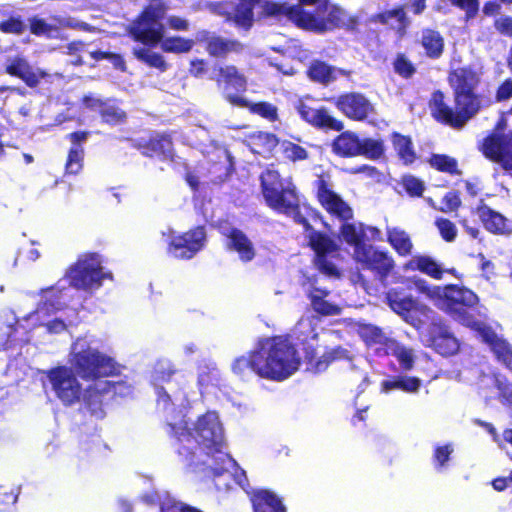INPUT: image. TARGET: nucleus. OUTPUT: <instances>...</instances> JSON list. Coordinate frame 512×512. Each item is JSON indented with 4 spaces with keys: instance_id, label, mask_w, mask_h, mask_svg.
Segmentation results:
<instances>
[{
    "instance_id": "nucleus-1",
    "label": "nucleus",
    "mask_w": 512,
    "mask_h": 512,
    "mask_svg": "<svg viewBox=\"0 0 512 512\" xmlns=\"http://www.w3.org/2000/svg\"><path fill=\"white\" fill-rule=\"evenodd\" d=\"M447 81L452 90L454 106L446 102V96L441 90L431 94L428 105L434 120L459 130L490 103L477 91L481 76L472 65L450 69Z\"/></svg>"
},
{
    "instance_id": "nucleus-2",
    "label": "nucleus",
    "mask_w": 512,
    "mask_h": 512,
    "mask_svg": "<svg viewBox=\"0 0 512 512\" xmlns=\"http://www.w3.org/2000/svg\"><path fill=\"white\" fill-rule=\"evenodd\" d=\"M169 425L180 442L178 453L188 466L203 464L220 474L232 465L233 460L222 451L224 432L216 412H207L199 417L193 426L194 434L187 428L184 420H171Z\"/></svg>"
},
{
    "instance_id": "nucleus-3",
    "label": "nucleus",
    "mask_w": 512,
    "mask_h": 512,
    "mask_svg": "<svg viewBox=\"0 0 512 512\" xmlns=\"http://www.w3.org/2000/svg\"><path fill=\"white\" fill-rule=\"evenodd\" d=\"M167 8L161 0H151L142 14L129 27V34L135 41L147 46L160 44L161 49L168 53H186L194 45L193 40L181 37H164L162 19Z\"/></svg>"
},
{
    "instance_id": "nucleus-4",
    "label": "nucleus",
    "mask_w": 512,
    "mask_h": 512,
    "mask_svg": "<svg viewBox=\"0 0 512 512\" xmlns=\"http://www.w3.org/2000/svg\"><path fill=\"white\" fill-rule=\"evenodd\" d=\"M300 363L295 347L282 338L266 340L255 352L256 374L267 379L285 380L299 369Z\"/></svg>"
},
{
    "instance_id": "nucleus-5",
    "label": "nucleus",
    "mask_w": 512,
    "mask_h": 512,
    "mask_svg": "<svg viewBox=\"0 0 512 512\" xmlns=\"http://www.w3.org/2000/svg\"><path fill=\"white\" fill-rule=\"evenodd\" d=\"M416 285L422 293L453 319L467 326L473 322L479 297L471 289L457 284H448L444 287L430 286L425 280H419Z\"/></svg>"
},
{
    "instance_id": "nucleus-6",
    "label": "nucleus",
    "mask_w": 512,
    "mask_h": 512,
    "mask_svg": "<svg viewBox=\"0 0 512 512\" xmlns=\"http://www.w3.org/2000/svg\"><path fill=\"white\" fill-rule=\"evenodd\" d=\"M259 7L267 16H287L294 21L295 6L278 0H232L207 4V9L238 27L248 29L253 23V8Z\"/></svg>"
},
{
    "instance_id": "nucleus-7",
    "label": "nucleus",
    "mask_w": 512,
    "mask_h": 512,
    "mask_svg": "<svg viewBox=\"0 0 512 512\" xmlns=\"http://www.w3.org/2000/svg\"><path fill=\"white\" fill-rule=\"evenodd\" d=\"M70 364L86 380L100 379L116 373L115 361L98 351L92 340L78 338L72 345Z\"/></svg>"
},
{
    "instance_id": "nucleus-8",
    "label": "nucleus",
    "mask_w": 512,
    "mask_h": 512,
    "mask_svg": "<svg viewBox=\"0 0 512 512\" xmlns=\"http://www.w3.org/2000/svg\"><path fill=\"white\" fill-rule=\"evenodd\" d=\"M294 21L297 26L316 32L330 30L341 20L342 11L328 0H299Z\"/></svg>"
},
{
    "instance_id": "nucleus-9",
    "label": "nucleus",
    "mask_w": 512,
    "mask_h": 512,
    "mask_svg": "<svg viewBox=\"0 0 512 512\" xmlns=\"http://www.w3.org/2000/svg\"><path fill=\"white\" fill-rule=\"evenodd\" d=\"M261 185L270 208L287 215L297 214L298 197L290 178H281L277 171L268 169L261 175Z\"/></svg>"
},
{
    "instance_id": "nucleus-10",
    "label": "nucleus",
    "mask_w": 512,
    "mask_h": 512,
    "mask_svg": "<svg viewBox=\"0 0 512 512\" xmlns=\"http://www.w3.org/2000/svg\"><path fill=\"white\" fill-rule=\"evenodd\" d=\"M102 261L98 254H87L78 259V261L67 271V278L70 284L85 291L98 289L104 279L111 278V273L104 272Z\"/></svg>"
},
{
    "instance_id": "nucleus-11",
    "label": "nucleus",
    "mask_w": 512,
    "mask_h": 512,
    "mask_svg": "<svg viewBox=\"0 0 512 512\" xmlns=\"http://www.w3.org/2000/svg\"><path fill=\"white\" fill-rule=\"evenodd\" d=\"M317 197L322 207L335 219L340 222V234L348 243H352V209L338 194L331 185L324 179L317 180Z\"/></svg>"
},
{
    "instance_id": "nucleus-12",
    "label": "nucleus",
    "mask_w": 512,
    "mask_h": 512,
    "mask_svg": "<svg viewBox=\"0 0 512 512\" xmlns=\"http://www.w3.org/2000/svg\"><path fill=\"white\" fill-rule=\"evenodd\" d=\"M354 260L359 270L370 271L376 280L385 283L395 268L393 257L386 250L377 249L374 246L360 248L354 251Z\"/></svg>"
},
{
    "instance_id": "nucleus-13",
    "label": "nucleus",
    "mask_w": 512,
    "mask_h": 512,
    "mask_svg": "<svg viewBox=\"0 0 512 512\" xmlns=\"http://www.w3.org/2000/svg\"><path fill=\"white\" fill-rule=\"evenodd\" d=\"M483 155L504 170H512V131L507 133H490L481 145Z\"/></svg>"
},
{
    "instance_id": "nucleus-14",
    "label": "nucleus",
    "mask_w": 512,
    "mask_h": 512,
    "mask_svg": "<svg viewBox=\"0 0 512 512\" xmlns=\"http://www.w3.org/2000/svg\"><path fill=\"white\" fill-rule=\"evenodd\" d=\"M48 379L57 398L64 405L77 402L81 396V386L74 372L67 367H58L48 373Z\"/></svg>"
},
{
    "instance_id": "nucleus-15",
    "label": "nucleus",
    "mask_w": 512,
    "mask_h": 512,
    "mask_svg": "<svg viewBox=\"0 0 512 512\" xmlns=\"http://www.w3.org/2000/svg\"><path fill=\"white\" fill-rule=\"evenodd\" d=\"M309 243L316 253V265L319 270L327 276L339 277V268L332 261L337 254L336 243L328 236L316 231L309 233Z\"/></svg>"
},
{
    "instance_id": "nucleus-16",
    "label": "nucleus",
    "mask_w": 512,
    "mask_h": 512,
    "mask_svg": "<svg viewBox=\"0 0 512 512\" xmlns=\"http://www.w3.org/2000/svg\"><path fill=\"white\" fill-rule=\"evenodd\" d=\"M60 290L56 288H48L43 291V302L30 318L36 317L42 325H45L49 332L60 333L67 328V324L60 318L47 321L46 318L53 312L62 308V302L59 297Z\"/></svg>"
},
{
    "instance_id": "nucleus-17",
    "label": "nucleus",
    "mask_w": 512,
    "mask_h": 512,
    "mask_svg": "<svg viewBox=\"0 0 512 512\" xmlns=\"http://www.w3.org/2000/svg\"><path fill=\"white\" fill-rule=\"evenodd\" d=\"M206 233L203 227H197L183 235L173 237L168 252L175 258L190 259L205 244Z\"/></svg>"
},
{
    "instance_id": "nucleus-18",
    "label": "nucleus",
    "mask_w": 512,
    "mask_h": 512,
    "mask_svg": "<svg viewBox=\"0 0 512 512\" xmlns=\"http://www.w3.org/2000/svg\"><path fill=\"white\" fill-rule=\"evenodd\" d=\"M428 346L443 357L458 353L460 343L444 323L433 324L428 333Z\"/></svg>"
},
{
    "instance_id": "nucleus-19",
    "label": "nucleus",
    "mask_w": 512,
    "mask_h": 512,
    "mask_svg": "<svg viewBox=\"0 0 512 512\" xmlns=\"http://www.w3.org/2000/svg\"><path fill=\"white\" fill-rule=\"evenodd\" d=\"M482 341L489 346L495 359L512 372V345L499 336L490 326L479 329Z\"/></svg>"
},
{
    "instance_id": "nucleus-20",
    "label": "nucleus",
    "mask_w": 512,
    "mask_h": 512,
    "mask_svg": "<svg viewBox=\"0 0 512 512\" xmlns=\"http://www.w3.org/2000/svg\"><path fill=\"white\" fill-rule=\"evenodd\" d=\"M296 108L301 118L314 127L334 131H341L344 128L343 123L330 115L326 108H312L302 100L299 101Z\"/></svg>"
},
{
    "instance_id": "nucleus-21",
    "label": "nucleus",
    "mask_w": 512,
    "mask_h": 512,
    "mask_svg": "<svg viewBox=\"0 0 512 512\" xmlns=\"http://www.w3.org/2000/svg\"><path fill=\"white\" fill-rule=\"evenodd\" d=\"M483 227L491 234L504 235L511 231L507 218L501 213L493 210L483 201L475 208Z\"/></svg>"
},
{
    "instance_id": "nucleus-22",
    "label": "nucleus",
    "mask_w": 512,
    "mask_h": 512,
    "mask_svg": "<svg viewBox=\"0 0 512 512\" xmlns=\"http://www.w3.org/2000/svg\"><path fill=\"white\" fill-rule=\"evenodd\" d=\"M356 332L360 339L365 343L367 348H375L378 355L384 353V348H387L389 341L392 339L387 337L384 331L373 324L357 322Z\"/></svg>"
},
{
    "instance_id": "nucleus-23",
    "label": "nucleus",
    "mask_w": 512,
    "mask_h": 512,
    "mask_svg": "<svg viewBox=\"0 0 512 512\" xmlns=\"http://www.w3.org/2000/svg\"><path fill=\"white\" fill-rule=\"evenodd\" d=\"M197 40L206 43V50L215 57H224L231 52H240L242 44L235 40H228L206 31L197 34Z\"/></svg>"
},
{
    "instance_id": "nucleus-24",
    "label": "nucleus",
    "mask_w": 512,
    "mask_h": 512,
    "mask_svg": "<svg viewBox=\"0 0 512 512\" xmlns=\"http://www.w3.org/2000/svg\"><path fill=\"white\" fill-rule=\"evenodd\" d=\"M307 73L311 80L322 84H329L342 79L349 81L350 79L349 71L329 66L321 61L312 62Z\"/></svg>"
},
{
    "instance_id": "nucleus-25",
    "label": "nucleus",
    "mask_w": 512,
    "mask_h": 512,
    "mask_svg": "<svg viewBox=\"0 0 512 512\" xmlns=\"http://www.w3.org/2000/svg\"><path fill=\"white\" fill-rule=\"evenodd\" d=\"M418 44L423 48L425 56L431 60L441 58L445 51L444 37L436 29H422Z\"/></svg>"
},
{
    "instance_id": "nucleus-26",
    "label": "nucleus",
    "mask_w": 512,
    "mask_h": 512,
    "mask_svg": "<svg viewBox=\"0 0 512 512\" xmlns=\"http://www.w3.org/2000/svg\"><path fill=\"white\" fill-rule=\"evenodd\" d=\"M227 90V87H225ZM227 100L237 106L247 107L252 113L261 116L262 118L274 122L278 119V109L275 105L269 102H257V103H249L242 96L239 95H231L227 91H225Z\"/></svg>"
},
{
    "instance_id": "nucleus-27",
    "label": "nucleus",
    "mask_w": 512,
    "mask_h": 512,
    "mask_svg": "<svg viewBox=\"0 0 512 512\" xmlns=\"http://www.w3.org/2000/svg\"><path fill=\"white\" fill-rule=\"evenodd\" d=\"M6 71L10 75L19 77L30 87L36 86L40 78L45 75L40 70H33L28 62L20 57L9 60L6 65Z\"/></svg>"
},
{
    "instance_id": "nucleus-28",
    "label": "nucleus",
    "mask_w": 512,
    "mask_h": 512,
    "mask_svg": "<svg viewBox=\"0 0 512 512\" xmlns=\"http://www.w3.org/2000/svg\"><path fill=\"white\" fill-rule=\"evenodd\" d=\"M405 270L419 271L435 280H441L445 270L428 255H415L405 265Z\"/></svg>"
},
{
    "instance_id": "nucleus-29",
    "label": "nucleus",
    "mask_w": 512,
    "mask_h": 512,
    "mask_svg": "<svg viewBox=\"0 0 512 512\" xmlns=\"http://www.w3.org/2000/svg\"><path fill=\"white\" fill-rule=\"evenodd\" d=\"M390 140L403 165L410 166L417 160V153L414 149L412 138L409 135H403L394 131L390 134Z\"/></svg>"
},
{
    "instance_id": "nucleus-30",
    "label": "nucleus",
    "mask_w": 512,
    "mask_h": 512,
    "mask_svg": "<svg viewBox=\"0 0 512 512\" xmlns=\"http://www.w3.org/2000/svg\"><path fill=\"white\" fill-rule=\"evenodd\" d=\"M385 153L384 142L381 139L359 138L354 133V156L361 155L370 160H378Z\"/></svg>"
},
{
    "instance_id": "nucleus-31",
    "label": "nucleus",
    "mask_w": 512,
    "mask_h": 512,
    "mask_svg": "<svg viewBox=\"0 0 512 512\" xmlns=\"http://www.w3.org/2000/svg\"><path fill=\"white\" fill-rule=\"evenodd\" d=\"M227 246L229 249L236 251L239 258L244 262L251 261L255 256V249L252 242L240 230H231L228 234Z\"/></svg>"
},
{
    "instance_id": "nucleus-32",
    "label": "nucleus",
    "mask_w": 512,
    "mask_h": 512,
    "mask_svg": "<svg viewBox=\"0 0 512 512\" xmlns=\"http://www.w3.org/2000/svg\"><path fill=\"white\" fill-rule=\"evenodd\" d=\"M254 512H286L281 500L268 490H258L252 497Z\"/></svg>"
},
{
    "instance_id": "nucleus-33",
    "label": "nucleus",
    "mask_w": 512,
    "mask_h": 512,
    "mask_svg": "<svg viewBox=\"0 0 512 512\" xmlns=\"http://www.w3.org/2000/svg\"><path fill=\"white\" fill-rule=\"evenodd\" d=\"M421 387V380L414 376H395L386 379L381 383V390L389 392L391 390H401L406 393H415Z\"/></svg>"
},
{
    "instance_id": "nucleus-34",
    "label": "nucleus",
    "mask_w": 512,
    "mask_h": 512,
    "mask_svg": "<svg viewBox=\"0 0 512 512\" xmlns=\"http://www.w3.org/2000/svg\"><path fill=\"white\" fill-rule=\"evenodd\" d=\"M387 241L395 252L401 256L406 257L411 254L413 243L409 234L399 228H392L387 231Z\"/></svg>"
},
{
    "instance_id": "nucleus-35",
    "label": "nucleus",
    "mask_w": 512,
    "mask_h": 512,
    "mask_svg": "<svg viewBox=\"0 0 512 512\" xmlns=\"http://www.w3.org/2000/svg\"><path fill=\"white\" fill-rule=\"evenodd\" d=\"M427 163L431 168L441 173L451 176H460L462 174L458 167L457 159L447 154L433 153L427 159Z\"/></svg>"
},
{
    "instance_id": "nucleus-36",
    "label": "nucleus",
    "mask_w": 512,
    "mask_h": 512,
    "mask_svg": "<svg viewBox=\"0 0 512 512\" xmlns=\"http://www.w3.org/2000/svg\"><path fill=\"white\" fill-rule=\"evenodd\" d=\"M328 292L325 290L314 289L310 292L309 297L313 310L324 316H334L341 313L342 308L339 305L325 300Z\"/></svg>"
},
{
    "instance_id": "nucleus-37",
    "label": "nucleus",
    "mask_w": 512,
    "mask_h": 512,
    "mask_svg": "<svg viewBox=\"0 0 512 512\" xmlns=\"http://www.w3.org/2000/svg\"><path fill=\"white\" fill-rule=\"evenodd\" d=\"M379 240H381V231L377 227L366 226L363 223H359L357 226L354 225V251L373 246L367 242Z\"/></svg>"
},
{
    "instance_id": "nucleus-38",
    "label": "nucleus",
    "mask_w": 512,
    "mask_h": 512,
    "mask_svg": "<svg viewBox=\"0 0 512 512\" xmlns=\"http://www.w3.org/2000/svg\"><path fill=\"white\" fill-rule=\"evenodd\" d=\"M320 324V318L315 315L303 316L295 326V334L303 343L315 340L318 336L317 327Z\"/></svg>"
},
{
    "instance_id": "nucleus-39",
    "label": "nucleus",
    "mask_w": 512,
    "mask_h": 512,
    "mask_svg": "<svg viewBox=\"0 0 512 512\" xmlns=\"http://www.w3.org/2000/svg\"><path fill=\"white\" fill-rule=\"evenodd\" d=\"M385 298L389 307L401 316L409 314L416 306L412 296L401 297V293L396 289H390Z\"/></svg>"
},
{
    "instance_id": "nucleus-40",
    "label": "nucleus",
    "mask_w": 512,
    "mask_h": 512,
    "mask_svg": "<svg viewBox=\"0 0 512 512\" xmlns=\"http://www.w3.org/2000/svg\"><path fill=\"white\" fill-rule=\"evenodd\" d=\"M391 18H396L399 23L397 28L398 34L400 36L405 35L410 22L406 16L403 6H398L391 10L382 11L373 16V20L382 25H387Z\"/></svg>"
},
{
    "instance_id": "nucleus-41",
    "label": "nucleus",
    "mask_w": 512,
    "mask_h": 512,
    "mask_svg": "<svg viewBox=\"0 0 512 512\" xmlns=\"http://www.w3.org/2000/svg\"><path fill=\"white\" fill-rule=\"evenodd\" d=\"M382 355H393L396 357L403 370H411L414 364L413 353L410 348L400 345L396 340L389 341L387 348H384Z\"/></svg>"
},
{
    "instance_id": "nucleus-42",
    "label": "nucleus",
    "mask_w": 512,
    "mask_h": 512,
    "mask_svg": "<svg viewBox=\"0 0 512 512\" xmlns=\"http://www.w3.org/2000/svg\"><path fill=\"white\" fill-rule=\"evenodd\" d=\"M277 144V138L273 134L266 132H256L248 138V145L256 154L270 153Z\"/></svg>"
},
{
    "instance_id": "nucleus-43",
    "label": "nucleus",
    "mask_w": 512,
    "mask_h": 512,
    "mask_svg": "<svg viewBox=\"0 0 512 512\" xmlns=\"http://www.w3.org/2000/svg\"><path fill=\"white\" fill-rule=\"evenodd\" d=\"M217 82L221 85L232 86L236 90L242 91L246 88V78L238 72L234 66H225L219 69Z\"/></svg>"
},
{
    "instance_id": "nucleus-44",
    "label": "nucleus",
    "mask_w": 512,
    "mask_h": 512,
    "mask_svg": "<svg viewBox=\"0 0 512 512\" xmlns=\"http://www.w3.org/2000/svg\"><path fill=\"white\" fill-rule=\"evenodd\" d=\"M134 56L146 63L147 65L159 69L160 71H165L167 69V63L165 62L162 55L159 53L153 52L151 49L146 47H135L133 49Z\"/></svg>"
},
{
    "instance_id": "nucleus-45",
    "label": "nucleus",
    "mask_w": 512,
    "mask_h": 512,
    "mask_svg": "<svg viewBox=\"0 0 512 512\" xmlns=\"http://www.w3.org/2000/svg\"><path fill=\"white\" fill-rule=\"evenodd\" d=\"M85 104L89 107H98L100 108L102 118L107 123H118L122 121L125 117V114L120 109L113 107V106H106L102 108V104L99 103L98 100L93 98H85L84 100Z\"/></svg>"
},
{
    "instance_id": "nucleus-46",
    "label": "nucleus",
    "mask_w": 512,
    "mask_h": 512,
    "mask_svg": "<svg viewBox=\"0 0 512 512\" xmlns=\"http://www.w3.org/2000/svg\"><path fill=\"white\" fill-rule=\"evenodd\" d=\"M394 72L403 79H410L416 73V67L404 53H397L393 61Z\"/></svg>"
},
{
    "instance_id": "nucleus-47",
    "label": "nucleus",
    "mask_w": 512,
    "mask_h": 512,
    "mask_svg": "<svg viewBox=\"0 0 512 512\" xmlns=\"http://www.w3.org/2000/svg\"><path fill=\"white\" fill-rule=\"evenodd\" d=\"M150 156H163L164 158L172 157V144L168 137L161 136L158 138L151 139L149 148Z\"/></svg>"
},
{
    "instance_id": "nucleus-48",
    "label": "nucleus",
    "mask_w": 512,
    "mask_h": 512,
    "mask_svg": "<svg viewBox=\"0 0 512 512\" xmlns=\"http://www.w3.org/2000/svg\"><path fill=\"white\" fill-rule=\"evenodd\" d=\"M401 185L410 197L420 198L423 196L425 184L414 175H404L401 179Z\"/></svg>"
},
{
    "instance_id": "nucleus-49",
    "label": "nucleus",
    "mask_w": 512,
    "mask_h": 512,
    "mask_svg": "<svg viewBox=\"0 0 512 512\" xmlns=\"http://www.w3.org/2000/svg\"><path fill=\"white\" fill-rule=\"evenodd\" d=\"M173 374V366L168 360L158 361L154 366L152 375L154 385L157 386L159 383L168 382Z\"/></svg>"
},
{
    "instance_id": "nucleus-50",
    "label": "nucleus",
    "mask_w": 512,
    "mask_h": 512,
    "mask_svg": "<svg viewBox=\"0 0 512 512\" xmlns=\"http://www.w3.org/2000/svg\"><path fill=\"white\" fill-rule=\"evenodd\" d=\"M373 112V105L363 95L354 93V120L362 121Z\"/></svg>"
},
{
    "instance_id": "nucleus-51",
    "label": "nucleus",
    "mask_w": 512,
    "mask_h": 512,
    "mask_svg": "<svg viewBox=\"0 0 512 512\" xmlns=\"http://www.w3.org/2000/svg\"><path fill=\"white\" fill-rule=\"evenodd\" d=\"M494 386L499 391L498 397L503 403L512 404V384L499 373L493 375Z\"/></svg>"
},
{
    "instance_id": "nucleus-52",
    "label": "nucleus",
    "mask_w": 512,
    "mask_h": 512,
    "mask_svg": "<svg viewBox=\"0 0 512 512\" xmlns=\"http://www.w3.org/2000/svg\"><path fill=\"white\" fill-rule=\"evenodd\" d=\"M83 149L76 145L72 147L68 154L66 163V171L70 174H77L82 169Z\"/></svg>"
},
{
    "instance_id": "nucleus-53",
    "label": "nucleus",
    "mask_w": 512,
    "mask_h": 512,
    "mask_svg": "<svg viewBox=\"0 0 512 512\" xmlns=\"http://www.w3.org/2000/svg\"><path fill=\"white\" fill-rule=\"evenodd\" d=\"M333 151L340 156H350L352 154V134L348 131L342 133L333 142Z\"/></svg>"
},
{
    "instance_id": "nucleus-54",
    "label": "nucleus",
    "mask_w": 512,
    "mask_h": 512,
    "mask_svg": "<svg viewBox=\"0 0 512 512\" xmlns=\"http://www.w3.org/2000/svg\"><path fill=\"white\" fill-rule=\"evenodd\" d=\"M281 150L285 158L291 161H299L307 158V151L303 147L290 141L282 142Z\"/></svg>"
},
{
    "instance_id": "nucleus-55",
    "label": "nucleus",
    "mask_w": 512,
    "mask_h": 512,
    "mask_svg": "<svg viewBox=\"0 0 512 512\" xmlns=\"http://www.w3.org/2000/svg\"><path fill=\"white\" fill-rule=\"evenodd\" d=\"M451 4L464 11L465 19H474L479 12V0H449Z\"/></svg>"
},
{
    "instance_id": "nucleus-56",
    "label": "nucleus",
    "mask_w": 512,
    "mask_h": 512,
    "mask_svg": "<svg viewBox=\"0 0 512 512\" xmlns=\"http://www.w3.org/2000/svg\"><path fill=\"white\" fill-rule=\"evenodd\" d=\"M453 449L449 444L436 446L433 451V463L437 470H442L450 460Z\"/></svg>"
},
{
    "instance_id": "nucleus-57",
    "label": "nucleus",
    "mask_w": 512,
    "mask_h": 512,
    "mask_svg": "<svg viewBox=\"0 0 512 512\" xmlns=\"http://www.w3.org/2000/svg\"><path fill=\"white\" fill-rule=\"evenodd\" d=\"M354 174L363 175L368 179V184L374 185L382 182L383 174L375 166L361 165L354 168Z\"/></svg>"
},
{
    "instance_id": "nucleus-58",
    "label": "nucleus",
    "mask_w": 512,
    "mask_h": 512,
    "mask_svg": "<svg viewBox=\"0 0 512 512\" xmlns=\"http://www.w3.org/2000/svg\"><path fill=\"white\" fill-rule=\"evenodd\" d=\"M435 225L437 226L441 237L446 242H452L455 240L457 230L455 224L446 218H439L436 220Z\"/></svg>"
},
{
    "instance_id": "nucleus-59",
    "label": "nucleus",
    "mask_w": 512,
    "mask_h": 512,
    "mask_svg": "<svg viewBox=\"0 0 512 512\" xmlns=\"http://www.w3.org/2000/svg\"><path fill=\"white\" fill-rule=\"evenodd\" d=\"M347 357H348L347 350L342 349L341 347L333 349V350L327 352L326 354H324L321 359L316 361L315 370L318 372L324 370L327 367L328 362L330 360L347 358Z\"/></svg>"
},
{
    "instance_id": "nucleus-60",
    "label": "nucleus",
    "mask_w": 512,
    "mask_h": 512,
    "mask_svg": "<svg viewBox=\"0 0 512 512\" xmlns=\"http://www.w3.org/2000/svg\"><path fill=\"white\" fill-rule=\"evenodd\" d=\"M443 212H454L459 209L462 204L460 193L458 191H449L442 198Z\"/></svg>"
},
{
    "instance_id": "nucleus-61",
    "label": "nucleus",
    "mask_w": 512,
    "mask_h": 512,
    "mask_svg": "<svg viewBox=\"0 0 512 512\" xmlns=\"http://www.w3.org/2000/svg\"><path fill=\"white\" fill-rule=\"evenodd\" d=\"M255 361V352L252 353L249 357H240L235 360L233 363L232 369L235 373L239 375H243L248 370H252L256 373V365Z\"/></svg>"
},
{
    "instance_id": "nucleus-62",
    "label": "nucleus",
    "mask_w": 512,
    "mask_h": 512,
    "mask_svg": "<svg viewBox=\"0 0 512 512\" xmlns=\"http://www.w3.org/2000/svg\"><path fill=\"white\" fill-rule=\"evenodd\" d=\"M493 26L500 35L512 38V16L502 15L496 18Z\"/></svg>"
},
{
    "instance_id": "nucleus-63",
    "label": "nucleus",
    "mask_w": 512,
    "mask_h": 512,
    "mask_svg": "<svg viewBox=\"0 0 512 512\" xmlns=\"http://www.w3.org/2000/svg\"><path fill=\"white\" fill-rule=\"evenodd\" d=\"M495 98L497 102H503L512 98V80L505 79L496 89Z\"/></svg>"
},
{
    "instance_id": "nucleus-64",
    "label": "nucleus",
    "mask_w": 512,
    "mask_h": 512,
    "mask_svg": "<svg viewBox=\"0 0 512 512\" xmlns=\"http://www.w3.org/2000/svg\"><path fill=\"white\" fill-rule=\"evenodd\" d=\"M218 373L215 368L208 366L202 368L198 374V384L201 388L207 387L214 380H216Z\"/></svg>"
}]
</instances>
